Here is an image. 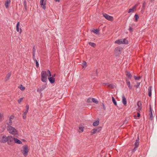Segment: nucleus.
<instances>
[{"label": "nucleus", "mask_w": 157, "mask_h": 157, "mask_svg": "<svg viewBox=\"0 0 157 157\" xmlns=\"http://www.w3.org/2000/svg\"><path fill=\"white\" fill-rule=\"evenodd\" d=\"M133 29L131 27H130L129 28V30L130 32H132V31Z\"/></svg>", "instance_id": "a18cd8bd"}, {"label": "nucleus", "mask_w": 157, "mask_h": 157, "mask_svg": "<svg viewBox=\"0 0 157 157\" xmlns=\"http://www.w3.org/2000/svg\"><path fill=\"white\" fill-rule=\"evenodd\" d=\"M99 122L98 121H97L95 122H94L93 124V125L94 126H96L99 124Z\"/></svg>", "instance_id": "c85d7f7f"}, {"label": "nucleus", "mask_w": 157, "mask_h": 157, "mask_svg": "<svg viewBox=\"0 0 157 157\" xmlns=\"http://www.w3.org/2000/svg\"><path fill=\"white\" fill-rule=\"evenodd\" d=\"M122 102L123 104L124 105H126L127 104V101L126 98H125L124 96L123 95L122 96Z\"/></svg>", "instance_id": "f3484780"}, {"label": "nucleus", "mask_w": 157, "mask_h": 157, "mask_svg": "<svg viewBox=\"0 0 157 157\" xmlns=\"http://www.w3.org/2000/svg\"><path fill=\"white\" fill-rule=\"evenodd\" d=\"M149 115L150 119L152 120L153 118V114L152 112V109L150 105V113Z\"/></svg>", "instance_id": "dca6fc26"}, {"label": "nucleus", "mask_w": 157, "mask_h": 157, "mask_svg": "<svg viewBox=\"0 0 157 157\" xmlns=\"http://www.w3.org/2000/svg\"><path fill=\"white\" fill-rule=\"evenodd\" d=\"M101 129V128H98L97 129H94L91 131V133L92 134H94L97 132H99Z\"/></svg>", "instance_id": "4468645a"}, {"label": "nucleus", "mask_w": 157, "mask_h": 157, "mask_svg": "<svg viewBox=\"0 0 157 157\" xmlns=\"http://www.w3.org/2000/svg\"><path fill=\"white\" fill-rule=\"evenodd\" d=\"M114 43L119 44H127L128 43V41L125 39H123L117 40L115 41Z\"/></svg>", "instance_id": "20e7f679"}, {"label": "nucleus", "mask_w": 157, "mask_h": 157, "mask_svg": "<svg viewBox=\"0 0 157 157\" xmlns=\"http://www.w3.org/2000/svg\"><path fill=\"white\" fill-rule=\"evenodd\" d=\"M134 17L135 18V21H138V19L139 18V16L137 14H136L134 16Z\"/></svg>", "instance_id": "2f4dec72"}, {"label": "nucleus", "mask_w": 157, "mask_h": 157, "mask_svg": "<svg viewBox=\"0 0 157 157\" xmlns=\"http://www.w3.org/2000/svg\"><path fill=\"white\" fill-rule=\"evenodd\" d=\"M137 5L136 4L132 8L129 9L128 10V13H130L131 12H134V9H135L137 7Z\"/></svg>", "instance_id": "aec40b11"}, {"label": "nucleus", "mask_w": 157, "mask_h": 157, "mask_svg": "<svg viewBox=\"0 0 157 157\" xmlns=\"http://www.w3.org/2000/svg\"><path fill=\"white\" fill-rule=\"evenodd\" d=\"M92 102L96 104L98 103V101L95 98H92Z\"/></svg>", "instance_id": "bb28decb"}, {"label": "nucleus", "mask_w": 157, "mask_h": 157, "mask_svg": "<svg viewBox=\"0 0 157 157\" xmlns=\"http://www.w3.org/2000/svg\"><path fill=\"white\" fill-rule=\"evenodd\" d=\"M11 73H8L6 75V80L7 81L9 79V78L11 76Z\"/></svg>", "instance_id": "5701e85b"}, {"label": "nucleus", "mask_w": 157, "mask_h": 157, "mask_svg": "<svg viewBox=\"0 0 157 157\" xmlns=\"http://www.w3.org/2000/svg\"><path fill=\"white\" fill-rule=\"evenodd\" d=\"M102 105L103 106V109L104 110H105V105H104V104L102 103Z\"/></svg>", "instance_id": "37998d69"}, {"label": "nucleus", "mask_w": 157, "mask_h": 157, "mask_svg": "<svg viewBox=\"0 0 157 157\" xmlns=\"http://www.w3.org/2000/svg\"><path fill=\"white\" fill-rule=\"evenodd\" d=\"M7 136L4 135H1L0 136V142L5 143L7 141Z\"/></svg>", "instance_id": "0eeeda50"}, {"label": "nucleus", "mask_w": 157, "mask_h": 157, "mask_svg": "<svg viewBox=\"0 0 157 157\" xmlns=\"http://www.w3.org/2000/svg\"><path fill=\"white\" fill-rule=\"evenodd\" d=\"M23 99V98H20L17 101H18V103H19L20 104L21 103V102L22 101Z\"/></svg>", "instance_id": "c9c22d12"}, {"label": "nucleus", "mask_w": 157, "mask_h": 157, "mask_svg": "<svg viewBox=\"0 0 157 157\" xmlns=\"http://www.w3.org/2000/svg\"><path fill=\"white\" fill-rule=\"evenodd\" d=\"M93 32L95 34H97L99 32V30L97 29H94L93 31Z\"/></svg>", "instance_id": "72a5a7b5"}, {"label": "nucleus", "mask_w": 157, "mask_h": 157, "mask_svg": "<svg viewBox=\"0 0 157 157\" xmlns=\"http://www.w3.org/2000/svg\"><path fill=\"white\" fill-rule=\"evenodd\" d=\"M29 151V149L27 146L25 145L22 146L21 152L25 156L27 155Z\"/></svg>", "instance_id": "7ed1b4c3"}, {"label": "nucleus", "mask_w": 157, "mask_h": 157, "mask_svg": "<svg viewBox=\"0 0 157 157\" xmlns=\"http://www.w3.org/2000/svg\"><path fill=\"white\" fill-rule=\"evenodd\" d=\"M33 59H34L35 52V49L34 47H33Z\"/></svg>", "instance_id": "f704fd0d"}, {"label": "nucleus", "mask_w": 157, "mask_h": 157, "mask_svg": "<svg viewBox=\"0 0 157 157\" xmlns=\"http://www.w3.org/2000/svg\"><path fill=\"white\" fill-rule=\"evenodd\" d=\"M106 85H107V86L109 87V88H112L113 87V86L112 84L108 83L106 84Z\"/></svg>", "instance_id": "e433bc0d"}, {"label": "nucleus", "mask_w": 157, "mask_h": 157, "mask_svg": "<svg viewBox=\"0 0 157 157\" xmlns=\"http://www.w3.org/2000/svg\"><path fill=\"white\" fill-rule=\"evenodd\" d=\"M112 101H113V103L115 105H117V102L113 97H112Z\"/></svg>", "instance_id": "c756f323"}, {"label": "nucleus", "mask_w": 157, "mask_h": 157, "mask_svg": "<svg viewBox=\"0 0 157 157\" xmlns=\"http://www.w3.org/2000/svg\"><path fill=\"white\" fill-rule=\"evenodd\" d=\"M18 88L22 91H24L25 89V87L21 85L19 86Z\"/></svg>", "instance_id": "a878e982"}, {"label": "nucleus", "mask_w": 157, "mask_h": 157, "mask_svg": "<svg viewBox=\"0 0 157 157\" xmlns=\"http://www.w3.org/2000/svg\"><path fill=\"white\" fill-rule=\"evenodd\" d=\"M139 137L138 136L137 137V139L136 140V142L135 143H134V146H135V147H134V149H133L132 150V152L134 153L135 152V151L136 150L137 147L139 145Z\"/></svg>", "instance_id": "423d86ee"}, {"label": "nucleus", "mask_w": 157, "mask_h": 157, "mask_svg": "<svg viewBox=\"0 0 157 157\" xmlns=\"http://www.w3.org/2000/svg\"><path fill=\"white\" fill-rule=\"evenodd\" d=\"M14 118V116L12 115L10 116L9 118V119L7 120L5 122V124L7 125V126H11L12 122V120Z\"/></svg>", "instance_id": "39448f33"}, {"label": "nucleus", "mask_w": 157, "mask_h": 157, "mask_svg": "<svg viewBox=\"0 0 157 157\" xmlns=\"http://www.w3.org/2000/svg\"><path fill=\"white\" fill-rule=\"evenodd\" d=\"M11 3L10 0H6L5 2V5L6 8H8L9 7V5Z\"/></svg>", "instance_id": "2eb2a0df"}, {"label": "nucleus", "mask_w": 157, "mask_h": 157, "mask_svg": "<svg viewBox=\"0 0 157 157\" xmlns=\"http://www.w3.org/2000/svg\"><path fill=\"white\" fill-rule=\"evenodd\" d=\"M41 80L44 82H46L47 81L48 77L51 76L50 71L47 70L46 71H42L41 74Z\"/></svg>", "instance_id": "f257e3e1"}, {"label": "nucleus", "mask_w": 157, "mask_h": 157, "mask_svg": "<svg viewBox=\"0 0 157 157\" xmlns=\"http://www.w3.org/2000/svg\"><path fill=\"white\" fill-rule=\"evenodd\" d=\"M103 16L107 19L109 21H113V18L112 17L109 16L106 13L103 14Z\"/></svg>", "instance_id": "9b49d317"}, {"label": "nucleus", "mask_w": 157, "mask_h": 157, "mask_svg": "<svg viewBox=\"0 0 157 157\" xmlns=\"http://www.w3.org/2000/svg\"><path fill=\"white\" fill-rule=\"evenodd\" d=\"M48 79L49 82H51V83L52 84L54 83V82H55V78H53V77H48Z\"/></svg>", "instance_id": "412c9836"}, {"label": "nucleus", "mask_w": 157, "mask_h": 157, "mask_svg": "<svg viewBox=\"0 0 157 157\" xmlns=\"http://www.w3.org/2000/svg\"><path fill=\"white\" fill-rule=\"evenodd\" d=\"M89 44L92 47H95L96 46V44L94 43L89 42Z\"/></svg>", "instance_id": "cd10ccee"}, {"label": "nucleus", "mask_w": 157, "mask_h": 157, "mask_svg": "<svg viewBox=\"0 0 157 157\" xmlns=\"http://www.w3.org/2000/svg\"><path fill=\"white\" fill-rule=\"evenodd\" d=\"M140 82H138L137 83V85H136V86L137 88L140 85Z\"/></svg>", "instance_id": "c03bdc74"}, {"label": "nucleus", "mask_w": 157, "mask_h": 157, "mask_svg": "<svg viewBox=\"0 0 157 157\" xmlns=\"http://www.w3.org/2000/svg\"><path fill=\"white\" fill-rule=\"evenodd\" d=\"M145 5H146V4H145V2H144L143 4V7L144 8L145 6Z\"/></svg>", "instance_id": "49530a36"}, {"label": "nucleus", "mask_w": 157, "mask_h": 157, "mask_svg": "<svg viewBox=\"0 0 157 157\" xmlns=\"http://www.w3.org/2000/svg\"><path fill=\"white\" fill-rule=\"evenodd\" d=\"M55 1L56 2H59L60 1V0H55Z\"/></svg>", "instance_id": "de8ad7c7"}, {"label": "nucleus", "mask_w": 157, "mask_h": 157, "mask_svg": "<svg viewBox=\"0 0 157 157\" xmlns=\"http://www.w3.org/2000/svg\"><path fill=\"white\" fill-rule=\"evenodd\" d=\"M20 27V23L19 22H18L16 25V30L17 32H19V31L20 28V33L22 32V30Z\"/></svg>", "instance_id": "ddd939ff"}, {"label": "nucleus", "mask_w": 157, "mask_h": 157, "mask_svg": "<svg viewBox=\"0 0 157 157\" xmlns=\"http://www.w3.org/2000/svg\"><path fill=\"white\" fill-rule=\"evenodd\" d=\"M87 102H92V98H89L87 100Z\"/></svg>", "instance_id": "ea45409f"}, {"label": "nucleus", "mask_w": 157, "mask_h": 157, "mask_svg": "<svg viewBox=\"0 0 157 157\" xmlns=\"http://www.w3.org/2000/svg\"><path fill=\"white\" fill-rule=\"evenodd\" d=\"M7 129L9 133L13 135H17L18 132L17 130L13 127L11 126H7Z\"/></svg>", "instance_id": "f03ea898"}, {"label": "nucleus", "mask_w": 157, "mask_h": 157, "mask_svg": "<svg viewBox=\"0 0 157 157\" xmlns=\"http://www.w3.org/2000/svg\"><path fill=\"white\" fill-rule=\"evenodd\" d=\"M83 131V127H79L78 131L79 132H82Z\"/></svg>", "instance_id": "7c9ffc66"}, {"label": "nucleus", "mask_w": 157, "mask_h": 157, "mask_svg": "<svg viewBox=\"0 0 157 157\" xmlns=\"http://www.w3.org/2000/svg\"><path fill=\"white\" fill-rule=\"evenodd\" d=\"M34 61H35L36 62V66L37 67H39V63L37 61L36 59L34 58V59H33Z\"/></svg>", "instance_id": "473e14b6"}, {"label": "nucleus", "mask_w": 157, "mask_h": 157, "mask_svg": "<svg viewBox=\"0 0 157 157\" xmlns=\"http://www.w3.org/2000/svg\"><path fill=\"white\" fill-rule=\"evenodd\" d=\"M136 110L138 111L141 110L142 109V103L141 101H139L137 103V106H136Z\"/></svg>", "instance_id": "9d476101"}, {"label": "nucleus", "mask_w": 157, "mask_h": 157, "mask_svg": "<svg viewBox=\"0 0 157 157\" xmlns=\"http://www.w3.org/2000/svg\"><path fill=\"white\" fill-rule=\"evenodd\" d=\"M125 73H126V75L130 78H131V77H132V75L131 74L127 71H126V72H125Z\"/></svg>", "instance_id": "b1692460"}, {"label": "nucleus", "mask_w": 157, "mask_h": 157, "mask_svg": "<svg viewBox=\"0 0 157 157\" xmlns=\"http://www.w3.org/2000/svg\"><path fill=\"white\" fill-rule=\"evenodd\" d=\"M40 4L41 7L44 9H46V0H40Z\"/></svg>", "instance_id": "1a4fd4ad"}, {"label": "nucleus", "mask_w": 157, "mask_h": 157, "mask_svg": "<svg viewBox=\"0 0 157 157\" xmlns=\"http://www.w3.org/2000/svg\"><path fill=\"white\" fill-rule=\"evenodd\" d=\"M25 108H26V109L25 110V111H24L23 114V115H22L23 118L24 119H25L26 118V115L28 112V110L29 109V105H26L25 106Z\"/></svg>", "instance_id": "6e6552de"}, {"label": "nucleus", "mask_w": 157, "mask_h": 157, "mask_svg": "<svg viewBox=\"0 0 157 157\" xmlns=\"http://www.w3.org/2000/svg\"><path fill=\"white\" fill-rule=\"evenodd\" d=\"M120 48H117L115 49V52H117V51H118V52H120Z\"/></svg>", "instance_id": "58836bf2"}, {"label": "nucleus", "mask_w": 157, "mask_h": 157, "mask_svg": "<svg viewBox=\"0 0 157 157\" xmlns=\"http://www.w3.org/2000/svg\"><path fill=\"white\" fill-rule=\"evenodd\" d=\"M152 89V86H150L148 88V95L149 97H151V90Z\"/></svg>", "instance_id": "a211bd4d"}, {"label": "nucleus", "mask_w": 157, "mask_h": 157, "mask_svg": "<svg viewBox=\"0 0 157 157\" xmlns=\"http://www.w3.org/2000/svg\"><path fill=\"white\" fill-rule=\"evenodd\" d=\"M140 114L139 113H137V116H136V115H134V117H135V118H136V119H137L136 117H140Z\"/></svg>", "instance_id": "4c0bfd02"}, {"label": "nucleus", "mask_w": 157, "mask_h": 157, "mask_svg": "<svg viewBox=\"0 0 157 157\" xmlns=\"http://www.w3.org/2000/svg\"><path fill=\"white\" fill-rule=\"evenodd\" d=\"M14 141L15 143L18 144H21L22 143L21 141L15 138H14Z\"/></svg>", "instance_id": "6ab92c4d"}, {"label": "nucleus", "mask_w": 157, "mask_h": 157, "mask_svg": "<svg viewBox=\"0 0 157 157\" xmlns=\"http://www.w3.org/2000/svg\"><path fill=\"white\" fill-rule=\"evenodd\" d=\"M14 137L12 136H7V141L9 143V144L10 142H12L14 141Z\"/></svg>", "instance_id": "f8f14e48"}, {"label": "nucleus", "mask_w": 157, "mask_h": 157, "mask_svg": "<svg viewBox=\"0 0 157 157\" xmlns=\"http://www.w3.org/2000/svg\"><path fill=\"white\" fill-rule=\"evenodd\" d=\"M126 82L127 85L128 86V87L129 88V89H131L132 88V86L130 85V82L129 81L126 80Z\"/></svg>", "instance_id": "4be33fe9"}, {"label": "nucleus", "mask_w": 157, "mask_h": 157, "mask_svg": "<svg viewBox=\"0 0 157 157\" xmlns=\"http://www.w3.org/2000/svg\"><path fill=\"white\" fill-rule=\"evenodd\" d=\"M82 65L83 68H86L87 66L86 63L85 61H83L82 63Z\"/></svg>", "instance_id": "393cba45"}, {"label": "nucleus", "mask_w": 157, "mask_h": 157, "mask_svg": "<svg viewBox=\"0 0 157 157\" xmlns=\"http://www.w3.org/2000/svg\"><path fill=\"white\" fill-rule=\"evenodd\" d=\"M134 78L136 80H138V79H139L140 78V77H136V76H134Z\"/></svg>", "instance_id": "79ce46f5"}, {"label": "nucleus", "mask_w": 157, "mask_h": 157, "mask_svg": "<svg viewBox=\"0 0 157 157\" xmlns=\"http://www.w3.org/2000/svg\"><path fill=\"white\" fill-rule=\"evenodd\" d=\"M3 118V115L0 113V121L2 120Z\"/></svg>", "instance_id": "a19ab883"}]
</instances>
